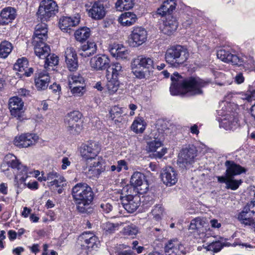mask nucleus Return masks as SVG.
Returning <instances> with one entry per match:
<instances>
[{
	"label": "nucleus",
	"mask_w": 255,
	"mask_h": 255,
	"mask_svg": "<svg viewBox=\"0 0 255 255\" xmlns=\"http://www.w3.org/2000/svg\"><path fill=\"white\" fill-rule=\"evenodd\" d=\"M171 80L170 91L172 95L182 94L183 91L191 96L201 95L203 94L202 88L211 83L210 80L205 81L198 77L183 79L178 73H174Z\"/></svg>",
	"instance_id": "obj_1"
},
{
	"label": "nucleus",
	"mask_w": 255,
	"mask_h": 255,
	"mask_svg": "<svg viewBox=\"0 0 255 255\" xmlns=\"http://www.w3.org/2000/svg\"><path fill=\"white\" fill-rule=\"evenodd\" d=\"M71 194L77 210L82 213H87L94 199L92 188L85 183H78L72 188Z\"/></svg>",
	"instance_id": "obj_2"
},
{
	"label": "nucleus",
	"mask_w": 255,
	"mask_h": 255,
	"mask_svg": "<svg viewBox=\"0 0 255 255\" xmlns=\"http://www.w3.org/2000/svg\"><path fill=\"white\" fill-rule=\"evenodd\" d=\"M189 56L188 50L185 47L176 45L170 46L166 50L165 59L171 67L177 68L187 61Z\"/></svg>",
	"instance_id": "obj_3"
},
{
	"label": "nucleus",
	"mask_w": 255,
	"mask_h": 255,
	"mask_svg": "<svg viewBox=\"0 0 255 255\" xmlns=\"http://www.w3.org/2000/svg\"><path fill=\"white\" fill-rule=\"evenodd\" d=\"M121 203L125 209L129 213L134 212L140 204V199L135 189L131 186H125L122 190Z\"/></svg>",
	"instance_id": "obj_4"
},
{
	"label": "nucleus",
	"mask_w": 255,
	"mask_h": 255,
	"mask_svg": "<svg viewBox=\"0 0 255 255\" xmlns=\"http://www.w3.org/2000/svg\"><path fill=\"white\" fill-rule=\"evenodd\" d=\"M136 62L139 67L135 66V64H132V70L134 75L139 79L149 77L152 70L154 69L153 60L149 57L139 56Z\"/></svg>",
	"instance_id": "obj_5"
},
{
	"label": "nucleus",
	"mask_w": 255,
	"mask_h": 255,
	"mask_svg": "<svg viewBox=\"0 0 255 255\" xmlns=\"http://www.w3.org/2000/svg\"><path fill=\"white\" fill-rule=\"evenodd\" d=\"M58 11V7L53 0H43L41 1L37 15L41 22L50 20Z\"/></svg>",
	"instance_id": "obj_6"
},
{
	"label": "nucleus",
	"mask_w": 255,
	"mask_h": 255,
	"mask_svg": "<svg viewBox=\"0 0 255 255\" xmlns=\"http://www.w3.org/2000/svg\"><path fill=\"white\" fill-rule=\"evenodd\" d=\"M82 250L88 255L93 251H96L100 246V243L97 237L90 232L82 233L78 238Z\"/></svg>",
	"instance_id": "obj_7"
},
{
	"label": "nucleus",
	"mask_w": 255,
	"mask_h": 255,
	"mask_svg": "<svg viewBox=\"0 0 255 255\" xmlns=\"http://www.w3.org/2000/svg\"><path fill=\"white\" fill-rule=\"evenodd\" d=\"M225 112L223 110H217V113L219 116L218 121L220 127L223 128L226 130H231L236 128L238 126V119L237 115L230 112Z\"/></svg>",
	"instance_id": "obj_8"
},
{
	"label": "nucleus",
	"mask_w": 255,
	"mask_h": 255,
	"mask_svg": "<svg viewBox=\"0 0 255 255\" xmlns=\"http://www.w3.org/2000/svg\"><path fill=\"white\" fill-rule=\"evenodd\" d=\"M197 155V150L194 146L185 147L180 151L177 163L182 168H187L191 165Z\"/></svg>",
	"instance_id": "obj_9"
},
{
	"label": "nucleus",
	"mask_w": 255,
	"mask_h": 255,
	"mask_svg": "<svg viewBox=\"0 0 255 255\" xmlns=\"http://www.w3.org/2000/svg\"><path fill=\"white\" fill-rule=\"evenodd\" d=\"M147 37V32L144 27H134L129 35L128 44L133 47H138L146 41Z\"/></svg>",
	"instance_id": "obj_10"
},
{
	"label": "nucleus",
	"mask_w": 255,
	"mask_h": 255,
	"mask_svg": "<svg viewBox=\"0 0 255 255\" xmlns=\"http://www.w3.org/2000/svg\"><path fill=\"white\" fill-rule=\"evenodd\" d=\"M130 184L126 186H131L134 187L137 193L142 194L146 191L148 185L145 180V175L139 172H135L131 177Z\"/></svg>",
	"instance_id": "obj_11"
},
{
	"label": "nucleus",
	"mask_w": 255,
	"mask_h": 255,
	"mask_svg": "<svg viewBox=\"0 0 255 255\" xmlns=\"http://www.w3.org/2000/svg\"><path fill=\"white\" fill-rule=\"evenodd\" d=\"M107 0H98L92 4L91 7L88 9V15L92 19L100 20L106 15V8Z\"/></svg>",
	"instance_id": "obj_12"
},
{
	"label": "nucleus",
	"mask_w": 255,
	"mask_h": 255,
	"mask_svg": "<svg viewBox=\"0 0 255 255\" xmlns=\"http://www.w3.org/2000/svg\"><path fill=\"white\" fill-rule=\"evenodd\" d=\"M100 150V146L96 141H91L82 144L80 147V153L82 157L86 159H93Z\"/></svg>",
	"instance_id": "obj_13"
},
{
	"label": "nucleus",
	"mask_w": 255,
	"mask_h": 255,
	"mask_svg": "<svg viewBox=\"0 0 255 255\" xmlns=\"http://www.w3.org/2000/svg\"><path fill=\"white\" fill-rule=\"evenodd\" d=\"M217 57L225 62H231L233 65L241 66L244 65V60L237 55L233 54L229 51L221 49L217 52Z\"/></svg>",
	"instance_id": "obj_14"
},
{
	"label": "nucleus",
	"mask_w": 255,
	"mask_h": 255,
	"mask_svg": "<svg viewBox=\"0 0 255 255\" xmlns=\"http://www.w3.org/2000/svg\"><path fill=\"white\" fill-rule=\"evenodd\" d=\"M110 63V59L105 54L97 55L90 60L91 67L97 71L107 70Z\"/></svg>",
	"instance_id": "obj_15"
},
{
	"label": "nucleus",
	"mask_w": 255,
	"mask_h": 255,
	"mask_svg": "<svg viewBox=\"0 0 255 255\" xmlns=\"http://www.w3.org/2000/svg\"><path fill=\"white\" fill-rule=\"evenodd\" d=\"M165 16V20H163V25L160 28L164 34L169 35L176 31L178 26V22L176 18L171 14Z\"/></svg>",
	"instance_id": "obj_16"
},
{
	"label": "nucleus",
	"mask_w": 255,
	"mask_h": 255,
	"mask_svg": "<svg viewBox=\"0 0 255 255\" xmlns=\"http://www.w3.org/2000/svg\"><path fill=\"white\" fill-rule=\"evenodd\" d=\"M226 167L225 176H233L239 175L243 173H246L247 169L236 163L233 160H226L225 162Z\"/></svg>",
	"instance_id": "obj_17"
},
{
	"label": "nucleus",
	"mask_w": 255,
	"mask_h": 255,
	"mask_svg": "<svg viewBox=\"0 0 255 255\" xmlns=\"http://www.w3.org/2000/svg\"><path fill=\"white\" fill-rule=\"evenodd\" d=\"M160 176L163 183L167 186H171L177 182V174L172 167H166L163 170Z\"/></svg>",
	"instance_id": "obj_18"
},
{
	"label": "nucleus",
	"mask_w": 255,
	"mask_h": 255,
	"mask_svg": "<svg viewBox=\"0 0 255 255\" xmlns=\"http://www.w3.org/2000/svg\"><path fill=\"white\" fill-rule=\"evenodd\" d=\"M47 32V25L44 22L38 24L35 27L32 42L36 43L45 42L48 38Z\"/></svg>",
	"instance_id": "obj_19"
},
{
	"label": "nucleus",
	"mask_w": 255,
	"mask_h": 255,
	"mask_svg": "<svg viewBox=\"0 0 255 255\" xmlns=\"http://www.w3.org/2000/svg\"><path fill=\"white\" fill-rule=\"evenodd\" d=\"M80 22L78 15L75 16H63L59 19V26L60 28L66 32H71V27L76 26Z\"/></svg>",
	"instance_id": "obj_20"
},
{
	"label": "nucleus",
	"mask_w": 255,
	"mask_h": 255,
	"mask_svg": "<svg viewBox=\"0 0 255 255\" xmlns=\"http://www.w3.org/2000/svg\"><path fill=\"white\" fill-rule=\"evenodd\" d=\"M35 85L38 91L44 90L48 87L50 77L45 71H38L35 73Z\"/></svg>",
	"instance_id": "obj_21"
},
{
	"label": "nucleus",
	"mask_w": 255,
	"mask_h": 255,
	"mask_svg": "<svg viewBox=\"0 0 255 255\" xmlns=\"http://www.w3.org/2000/svg\"><path fill=\"white\" fill-rule=\"evenodd\" d=\"M9 109L11 115L19 119L23 113V102L20 98L14 97L9 99Z\"/></svg>",
	"instance_id": "obj_22"
},
{
	"label": "nucleus",
	"mask_w": 255,
	"mask_h": 255,
	"mask_svg": "<svg viewBox=\"0 0 255 255\" xmlns=\"http://www.w3.org/2000/svg\"><path fill=\"white\" fill-rule=\"evenodd\" d=\"M16 15V10L14 7L8 6L3 8L0 13V24L4 25L12 22Z\"/></svg>",
	"instance_id": "obj_23"
},
{
	"label": "nucleus",
	"mask_w": 255,
	"mask_h": 255,
	"mask_svg": "<svg viewBox=\"0 0 255 255\" xmlns=\"http://www.w3.org/2000/svg\"><path fill=\"white\" fill-rule=\"evenodd\" d=\"M238 220L241 224L245 226H250L254 229L255 231V211L251 212L242 211L238 215Z\"/></svg>",
	"instance_id": "obj_24"
},
{
	"label": "nucleus",
	"mask_w": 255,
	"mask_h": 255,
	"mask_svg": "<svg viewBox=\"0 0 255 255\" xmlns=\"http://www.w3.org/2000/svg\"><path fill=\"white\" fill-rule=\"evenodd\" d=\"M109 49L111 55L117 59H126L128 57V51L123 45L114 43L110 45Z\"/></svg>",
	"instance_id": "obj_25"
},
{
	"label": "nucleus",
	"mask_w": 255,
	"mask_h": 255,
	"mask_svg": "<svg viewBox=\"0 0 255 255\" xmlns=\"http://www.w3.org/2000/svg\"><path fill=\"white\" fill-rule=\"evenodd\" d=\"M217 178L219 183H225L226 188L232 190H237L243 182L241 179H235L233 176H218Z\"/></svg>",
	"instance_id": "obj_26"
},
{
	"label": "nucleus",
	"mask_w": 255,
	"mask_h": 255,
	"mask_svg": "<svg viewBox=\"0 0 255 255\" xmlns=\"http://www.w3.org/2000/svg\"><path fill=\"white\" fill-rule=\"evenodd\" d=\"M35 142L34 136L32 134L26 133L21 134L15 137L14 144L20 147H27Z\"/></svg>",
	"instance_id": "obj_27"
},
{
	"label": "nucleus",
	"mask_w": 255,
	"mask_h": 255,
	"mask_svg": "<svg viewBox=\"0 0 255 255\" xmlns=\"http://www.w3.org/2000/svg\"><path fill=\"white\" fill-rule=\"evenodd\" d=\"M104 163L102 159H98L91 164L87 172L88 174L94 177H98L102 172L105 170Z\"/></svg>",
	"instance_id": "obj_28"
},
{
	"label": "nucleus",
	"mask_w": 255,
	"mask_h": 255,
	"mask_svg": "<svg viewBox=\"0 0 255 255\" xmlns=\"http://www.w3.org/2000/svg\"><path fill=\"white\" fill-rule=\"evenodd\" d=\"M175 0H166L163 2L160 7L157 9L156 14H158L162 16L171 14V12L175 9Z\"/></svg>",
	"instance_id": "obj_29"
},
{
	"label": "nucleus",
	"mask_w": 255,
	"mask_h": 255,
	"mask_svg": "<svg viewBox=\"0 0 255 255\" xmlns=\"http://www.w3.org/2000/svg\"><path fill=\"white\" fill-rule=\"evenodd\" d=\"M97 50L95 42L87 41V43L81 46L79 50V55L83 57H90L94 54Z\"/></svg>",
	"instance_id": "obj_30"
},
{
	"label": "nucleus",
	"mask_w": 255,
	"mask_h": 255,
	"mask_svg": "<svg viewBox=\"0 0 255 255\" xmlns=\"http://www.w3.org/2000/svg\"><path fill=\"white\" fill-rule=\"evenodd\" d=\"M32 44L34 46L35 54L39 58L44 59L50 53V47L45 42H40L37 43L32 42Z\"/></svg>",
	"instance_id": "obj_31"
},
{
	"label": "nucleus",
	"mask_w": 255,
	"mask_h": 255,
	"mask_svg": "<svg viewBox=\"0 0 255 255\" xmlns=\"http://www.w3.org/2000/svg\"><path fill=\"white\" fill-rule=\"evenodd\" d=\"M123 67L120 63H112L109 64L106 70V76L108 79H118V77L123 73Z\"/></svg>",
	"instance_id": "obj_32"
},
{
	"label": "nucleus",
	"mask_w": 255,
	"mask_h": 255,
	"mask_svg": "<svg viewBox=\"0 0 255 255\" xmlns=\"http://www.w3.org/2000/svg\"><path fill=\"white\" fill-rule=\"evenodd\" d=\"M181 245L176 239L171 240L165 245L164 251L166 255H179Z\"/></svg>",
	"instance_id": "obj_33"
},
{
	"label": "nucleus",
	"mask_w": 255,
	"mask_h": 255,
	"mask_svg": "<svg viewBox=\"0 0 255 255\" xmlns=\"http://www.w3.org/2000/svg\"><path fill=\"white\" fill-rule=\"evenodd\" d=\"M17 173L15 177V186L17 187H20V183L24 182L28 177L27 168L26 166L22 164L19 165L18 168L17 169Z\"/></svg>",
	"instance_id": "obj_34"
},
{
	"label": "nucleus",
	"mask_w": 255,
	"mask_h": 255,
	"mask_svg": "<svg viewBox=\"0 0 255 255\" xmlns=\"http://www.w3.org/2000/svg\"><path fill=\"white\" fill-rule=\"evenodd\" d=\"M137 19L135 14L131 12L122 13L119 18V21L124 26H130L133 24Z\"/></svg>",
	"instance_id": "obj_35"
},
{
	"label": "nucleus",
	"mask_w": 255,
	"mask_h": 255,
	"mask_svg": "<svg viewBox=\"0 0 255 255\" xmlns=\"http://www.w3.org/2000/svg\"><path fill=\"white\" fill-rule=\"evenodd\" d=\"M81 114L78 111L68 113L65 119V126L75 125H81L80 120Z\"/></svg>",
	"instance_id": "obj_36"
},
{
	"label": "nucleus",
	"mask_w": 255,
	"mask_h": 255,
	"mask_svg": "<svg viewBox=\"0 0 255 255\" xmlns=\"http://www.w3.org/2000/svg\"><path fill=\"white\" fill-rule=\"evenodd\" d=\"M90 28L87 27H81L77 30L75 33V37L77 41L82 42L86 40L90 35Z\"/></svg>",
	"instance_id": "obj_37"
},
{
	"label": "nucleus",
	"mask_w": 255,
	"mask_h": 255,
	"mask_svg": "<svg viewBox=\"0 0 255 255\" xmlns=\"http://www.w3.org/2000/svg\"><path fill=\"white\" fill-rule=\"evenodd\" d=\"M12 46L8 41H3L0 44V57L5 58L10 53Z\"/></svg>",
	"instance_id": "obj_38"
},
{
	"label": "nucleus",
	"mask_w": 255,
	"mask_h": 255,
	"mask_svg": "<svg viewBox=\"0 0 255 255\" xmlns=\"http://www.w3.org/2000/svg\"><path fill=\"white\" fill-rule=\"evenodd\" d=\"M146 123L144 120L140 118L136 119L133 122L131 128L135 132L142 133L145 129Z\"/></svg>",
	"instance_id": "obj_39"
},
{
	"label": "nucleus",
	"mask_w": 255,
	"mask_h": 255,
	"mask_svg": "<svg viewBox=\"0 0 255 255\" xmlns=\"http://www.w3.org/2000/svg\"><path fill=\"white\" fill-rule=\"evenodd\" d=\"M119 224L118 223L114 224L109 222L103 223L102 225L104 234L106 235L113 234L119 229Z\"/></svg>",
	"instance_id": "obj_40"
},
{
	"label": "nucleus",
	"mask_w": 255,
	"mask_h": 255,
	"mask_svg": "<svg viewBox=\"0 0 255 255\" xmlns=\"http://www.w3.org/2000/svg\"><path fill=\"white\" fill-rule=\"evenodd\" d=\"M133 5V0H117L116 3V8L119 10L130 9Z\"/></svg>",
	"instance_id": "obj_41"
},
{
	"label": "nucleus",
	"mask_w": 255,
	"mask_h": 255,
	"mask_svg": "<svg viewBox=\"0 0 255 255\" xmlns=\"http://www.w3.org/2000/svg\"><path fill=\"white\" fill-rule=\"evenodd\" d=\"M120 86V82L118 79L111 78L107 83L106 88L110 94L116 93Z\"/></svg>",
	"instance_id": "obj_42"
},
{
	"label": "nucleus",
	"mask_w": 255,
	"mask_h": 255,
	"mask_svg": "<svg viewBox=\"0 0 255 255\" xmlns=\"http://www.w3.org/2000/svg\"><path fill=\"white\" fill-rule=\"evenodd\" d=\"M71 93L76 96H82L86 92L85 84L69 85Z\"/></svg>",
	"instance_id": "obj_43"
},
{
	"label": "nucleus",
	"mask_w": 255,
	"mask_h": 255,
	"mask_svg": "<svg viewBox=\"0 0 255 255\" xmlns=\"http://www.w3.org/2000/svg\"><path fill=\"white\" fill-rule=\"evenodd\" d=\"M28 61L26 58L18 59L14 65V69L19 72H24L27 68Z\"/></svg>",
	"instance_id": "obj_44"
},
{
	"label": "nucleus",
	"mask_w": 255,
	"mask_h": 255,
	"mask_svg": "<svg viewBox=\"0 0 255 255\" xmlns=\"http://www.w3.org/2000/svg\"><path fill=\"white\" fill-rule=\"evenodd\" d=\"M79 84H85L84 78L78 73L71 75V78L69 81V85H77Z\"/></svg>",
	"instance_id": "obj_45"
},
{
	"label": "nucleus",
	"mask_w": 255,
	"mask_h": 255,
	"mask_svg": "<svg viewBox=\"0 0 255 255\" xmlns=\"http://www.w3.org/2000/svg\"><path fill=\"white\" fill-rule=\"evenodd\" d=\"M164 212V209L160 205L154 206L152 210V213L155 220L158 221L161 219Z\"/></svg>",
	"instance_id": "obj_46"
},
{
	"label": "nucleus",
	"mask_w": 255,
	"mask_h": 255,
	"mask_svg": "<svg viewBox=\"0 0 255 255\" xmlns=\"http://www.w3.org/2000/svg\"><path fill=\"white\" fill-rule=\"evenodd\" d=\"M137 232V229L135 226H128L125 227L122 231L124 235L130 236L131 238H133Z\"/></svg>",
	"instance_id": "obj_47"
},
{
	"label": "nucleus",
	"mask_w": 255,
	"mask_h": 255,
	"mask_svg": "<svg viewBox=\"0 0 255 255\" xmlns=\"http://www.w3.org/2000/svg\"><path fill=\"white\" fill-rule=\"evenodd\" d=\"M8 158H10L9 161H7V164L12 167L17 169L19 167V165H21V163L17 160L16 157L12 154L7 155L5 157V160H7Z\"/></svg>",
	"instance_id": "obj_48"
},
{
	"label": "nucleus",
	"mask_w": 255,
	"mask_h": 255,
	"mask_svg": "<svg viewBox=\"0 0 255 255\" xmlns=\"http://www.w3.org/2000/svg\"><path fill=\"white\" fill-rule=\"evenodd\" d=\"M45 59V65L47 66H55L58 63V57L55 54L49 53Z\"/></svg>",
	"instance_id": "obj_49"
},
{
	"label": "nucleus",
	"mask_w": 255,
	"mask_h": 255,
	"mask_svg": "<svg viewBox=\"0 0 255 255\" xmlns=\"http://www.w3.org/2000/svg\"><path fill=\"white\" fill-rule=\"evenodd\" d=\"M66 128L69 133L73 135H78L82 129L81 125L67 126Z\"/></svg>",
	"instance_id": "obj_50"
},
{
	"label": "nucleus",
	"mask_w": 255,
	"mask_h": 255,
	"mask_svg": "<svg viewBox=\"0 0 255 255\" xmlns=\"http://www.w3.org/2000/svg\"><path fill=\"white\" fill-rule=\"evenodd\" d=\"M123 113V109L118 106L113 107L110 111V116L112 120L122 117Z\"/></svg>",
	"instance_id": "obj_51"
},
{
	"label": "nucleus",
	"mask_w": 255,
	"mask_h": 255,
	"mask_svg": "<svg viewBox=\"0 0 255 255\" xmlns=\"http://www.w3.org/2000/svg\"><path fill=\"white\" fill-rule=\"evenodd\" d=\"M64 56L65 61L69 60V59L75 60V59L78 58L75 50L74 48L71 46L66 48L65 51Z\"/></svg>",
	"instance_id": "obj_52"
},
{
	"label": "nucleus",
	"mask_w": 255,
	"mask_h": 255,
	"mask_svg": "<svg viewBox=\"0 0 255 255\" xmlns=\"http://www.w3.org/2000/svg\"><path fill=\"white\" fill-rule=\"evenodd\" d=\"M222 244L219 241L213 242L208 245L207 247V250L213 251L214 253H217L219 252L222 249Z\"/></svg>",
	"instance_id": "obj_53"
},
{
	"label": "nucleus",
	"mask_w": 255,
	"mask_h": 255,
	"mask_svg": "<svg viewBox=\"0 0 255 255\" xmlns=\"http://www.w3.org/2000/svg\"><path fill=\"white\" fill-rule=\"evenodd\" d=\"M67 67L71 71H76L78 67V58L65 61Z\"/></svg>",
	"instance_id": "obj_54"
},
{
	"label": "nucleus",
	"mask_w": 255,
	"mask_h": 255,
	"mask_svg": "<svg viewBox=\"0 0 255 255\" xmlns=\"http://www.w3.org/2000/svg\"><path fill=\"white\" fill-rule=\"evenodd\" d=\"M243 98L248 101L255 100V86L250 87L247 93L245 95V97Z\"/></svg>",
	"instance_id": "obj_55"
},
{
	"label": "nucleus",
	"mask_w": 255,
	"mask_h": 255,
	"mask_svg": "<svg viewBox=\"0 0 255 255\" xmlns=\"http://www.w3.org/2000/svg\"><path fill=\"white\" fill-rule=\"evenodd\" d=\"M161 142L158 140H154L151 141L148 144L149 150L151 152H155L157 149L161 147Z\"/></svg>",
	"instance_id": "obj_56"
},
{
	"label": "nucleus",
	"mask_w": 255,
	"mask_h": 255,
	"mask_svg": "<svg viewBox=\"0 0 255 255\" xmlns=\"http://www.w3.org/2000/svg\"><path fill=\"white\" fill-rule=\"evenodd\" d=\"M49 89L51 90L53 93L58 96V99H59L60 95L61 93V88L60 84L54 83L50 86Z\"/></svg>",
	"instance_id": "obj_57"
},
{
	"label": "nucleus",
	"mask_w": 255,
	"mask_h": 255,
	"mask_svg": "<svg viewBox=\"0 0 255 255\" xmlns=\"http://www.w3.org/2000/svg\"><path fill=\"white\" fill-rule=\"evenodd\" d=\"M23 184L22 186V183H20L19 184L20 185L19 188H25L26 186H27L29 189H30L31 190H36L38 188V183L37 181H34L31 183L29 182L27 184L24 182H23Z\"/></svg>",
	"instance_id": "obj_58"
},
{
	"label": "nucleus",
	"mask_w": 255,
	"mask_h": 255,
	"mask_svg": "<svg viewBox=\"0 0 255 255\" xmlns=\"http://www.w3.org/2000/svg\"><path fill=\"white\" fill-rule=\"evenodd\" d=\"M100 207L101 210L105 213H109L113 209L112 205L107 202L101 203L100 205Z\"/></svg>",
	"instance_id": "obj_59"
},
{
	"label": "nucleus",
	"mask_w": 255,
	"mask_h": 255,
	"mask_svg": "<svg viewBox=\"0 0 255 255\" xmlns=\"http://www.w3.org/2000/svg\"><path fill=\"white\" fill-rule=\"evenodd\" d=\"M116 255H134L132 250L130 249L122 250V248H118L116 252Z\"/></svg>",
	"instance_id": "obj_60"
},
{
	"label": "nucleus",
	"mask_w": 255,
	"mask_h": 255,
	"mask_svg": "<svg viewBox=\"0 0 255 255\" xmlns=\"http://www.w3.org/2000/svg\"><path fill=\"white\" fill-rule=\"evenodd\" d=\"M65 181L64 178L59 175L58 178H56L54 180L50 181L49 184L51 186L55 185L57 187H59L61 186V183Z\"/></svg>",
	"instance_id": "obj_61"
},
{
	"label": "nucleus",
	"mask_w": 255,
	"mask_h": 255,
	"mask_svg": "<svg viewBox=\"0 0 255 255\" xmlns=\"http://www.w3.org/2000/svg\"><path fill=\"white\" fill-rule=\"evenodd\" d=\"M255 207V200H252L249 202L246 206L244 208L243 211L245 212H251L254 210L253 208Z\"/></svg>",
	"instance_id": "obj_62"
},
{
	"label": "nucleus",
	"mask_w": 255,
	"mask_h": 255,
	"mask_svg": "<svg viewBox=\"0 0 255 255\" xmlns=\"http://www.w3.org/2000/svg\"><path fill=\"white\" fill-rule=\"evenodd\" d=\"M59 174L55 171H52L47 174V179L48 180L53 181L56 178H58Z\"/></svg>",
	"instance_id": "obj_63"
},
{
	"label": "nucleus",
	"mask_w": 255,
	"mask_h": 255,
	"mask_svg": "<svg viewBox=\"0 0 255 255\" xmlns=\"http://www.w3.org/2000/svg\"><path fill=\"white\" fill-rule=\"evenodd\" d=\"M245 78L243 76V75L242 73H239L237 74V75L235 77V82L238 84H241L244 82Z\"/></svg>",
	"instance_id": "obj_64"
}]
</instances>
